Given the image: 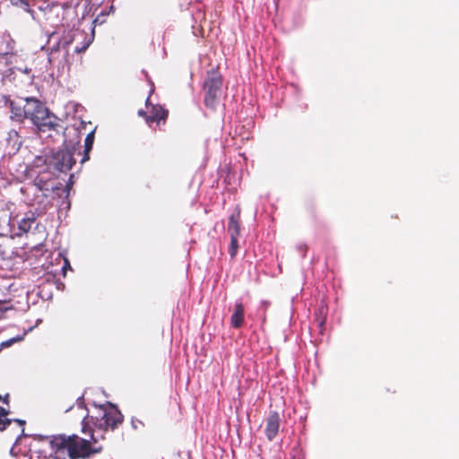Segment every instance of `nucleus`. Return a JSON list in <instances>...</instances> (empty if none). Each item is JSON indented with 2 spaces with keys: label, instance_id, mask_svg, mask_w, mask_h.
Instances as JSON below:
<instances>
[{
  "label": "nucleus",
  "instance_id": "1",
  "mask_svg": "<svg viewBox=\"0 0 459 459\" xmlns=\"http://www.w3.org/2000/svg\"><path fill=\"white\" fill-rule=\"evenodd\" d=\"M100 410L99 416L88 415L89 425H93L92 429H94L95 435L100 430L104 436V433L108 430L113 431L122 425L124 416L116 405L108 403L106 405H100Z\"/></svg>",
  "mask_w": 459,
  "mask_h": 459
},
{
  "label": "nucleus",
  "instance_id": "2",
  "mask_svg": "<svg viewBox=\"0 0 459 459\" xmlns=\"http://www.w3.org/2000/svg\"><path fill=\"white\" fill-rule=\"evenodd\" d=\"M45 105L36 98H22L10 101L11 118L22 122L28 118L33 122L34 116L41 115Z\"/></svg>",
  "mask_w": 459,
  "mask_h": 459
},
{
  "label": "nucleus",
  "instance_id": "3",
  "mask_svg": "<svg viewBox=\"0 0 459 459\" xmlns=\"http://www.w3.org/2000/svg\"><path fill=\"white\" fill-rule=\"evenodd\" d=\"M222 86V78L219 72L212 70L208 72L204 84L205 91L204 103L206 107L214 108L218 103Z\"/></svg>",
  "mask_w": 459,
  "mask_h": 459
},
{
  "label": "nucleus",
  "instance_id": "4",
  "mask_svg": "<svg viewBox=\"0 0 459 459\" xmlns=\"http://www.w3.org/2000/svg\"><path fill=\"white\" fill-rule=\"evenodd\" d=\"M32 186L35 188V191L40 193V195H36V199L41 197V200L37 202L39 204L42 203V208L45 210L49 204V197L53 192L57 189V186L55 184V179L48 174L39 172L34 178Z\"/></svg>",
  "mask_w": 459,
  "mask_h": 459
},
{
  "label": "nucleus",
  "instance_id": "5",
  "mask_svg": "<svg viewBox=\"0 0 459 459\" xmlns=\"http://www.w3.org/2000/svg\"><path fill=\"white\" fill-rule=\"evenodd\" d=\"M37 217L38 215L36 212L30 210L24 212L22 218L17 220L18 235L30 233L32 235H39V239L34 247L40 246L42 243V230H39V228L42 229V225L38 222Z\"/></svg>",
  "mask_w": 459,
  "mask_h": 459
},
{
  "label": "nucleus",
  "instance_id": "6",
  "mask_svg": "<svg viewBox=\"0 0 459 459\" xmlns=\"http://www.w3.org/2000/svg\"><path fill=\"white\" fill-rule=\"evenodd\" d=\"M146 110L139 109L137 114L144 118L146 124L151 126L152 123H156L159 126L160 124L165 125L169 117V110L160 105H154L150 101V97L145 100Z\"/></svg>",
  "mask_w": 459,
  "mask_h": 459
},
{
  "label": "nucleus",
  "instance_id": "7",
  "mask_svg": "<svg viewBox=\"0 0 459 459\" xmlns=\"http://www.w3.org/2000/svg\"><path fill=\"white\" fill-rule=\"evenodd\" d=\"M49 169L59 172H67L75 163L74 154L71 150L65 148L58 150L48 158L46 161Z\"/></svg>",
  "mask_w": 459,
  "mask_h": 459
},
{
  "label": "nucleus",
  "instance_id": "8",
  "mask_svg": "<svg viewBox=\"0 0 459 459\" xmlns=\"http://www.w3.org/2000/svg\"><path fill=\"white\" fill-rule=\"evenodd\" d=\"M32 124L39 133L58 131L60 127L59 118L46 106L43 108L41 115L34 116Z\"/></svg>",
  "mask_w": 459,
  "mask_h": 459
},
{
  "label": "nucleus",
  "instance_id": "9",
  "mask_svg": "<svg viewBox=\"0 0 459 459\" xmlns=\"http://www.w3.org/2000/svg\"><path fill=\"white\" fill-rule=\"evenodd\" d=\"M281 426V416L278 411H270L269 415L265 419L264 433L266 438L272 441L278 435L279 429Z\"/></svg>",
  "mask_w": 459,
  "mask_h": 459
},
{
  "label": "nucleus",
  "instance_id": "10",
  "mask_svg": "<svg viewBox=\"0 0 459 459\" xmlns=\"http://www.w3.org/2000/svg\"><path fill=\"white\" fill-rule=\"evenodd\" d=\"M241 229V209L238 205L235 211L229 218L228 232L230 237H238L240 235Z\"/></svg>",
  "mask_w": 459,
  "mask_h": 459
},
{
  "label": "nucleus",
  "instance_id": "11",
  "mask_svg": "<svg viewBox=\"0 0 459 459\" xmlns=\"http://www.w3.org/2000/svg\"><path fill=\"white\" fill-rule=\"evenodd\" d=\"M245 309L241 302H237L234 307L233 314L230 317V325L233 328L238 329L244 324Z\"/></svg>",
  "mask_w": 459,
  "mask_h": 459
},
{
  "label": "nucleus",
  "instance_id": "12",
  "mask_svg": "<svg viewBox=\"0 0 459 459\" xmlns=\"http://www.w3.org/2000/svg\"><path fill=\"white\" fill-rule=\"evenodd\" d=\"M94 142V131L89 133L84 140V153L81 160V163H84L85 161L90 160V152L92 149Z\"/></svg>",
  "mask_w": 459,
  "mask_h": 459
},
{
  "label": "nucleus",
  "instance_id": "13",
  "mask_svg": "<svg viewBox=\"0 0 459 459\" xmlns=\"http://www.w3.org/2000/svg\"><path fill=\"white\" fill-rule=\"evenodd\" d=\"M9 411L3 407H0V430L6 429L11 424L12 420L7 418Z\"/></svg>",
  "mask_w": 459,
  "mask_h": 459
},
{
  "label": "nucleus",
  "instance_id": "14",
  "mask_svg": "<svg viewBox=\"0 0 459 459\" xmlns=\"http://www.w3.org/2000/svg\"><path fill=\"white\" fill-rule=\"evenodd\" d=\"M238 237H234V236L230 237V244L229 253H230L231 258H234L238 253Z\"/></svg>",
  "mask_w": 459,
  "mask_h": 459
},
{
  "label": "nucleus",
  "instance_id": "15",
  "mask_svg": "<svg viewBox=\"0 0 459 459\" xmlns=\"http://www.w3.org/2000/svg\"><path fill=\"white\" fill-rule=\"evenodd\" d=\"M76 405H77L78 409H82V410L85 409L86 410V406H85L82 397H80L77 399Z\"/></svg>",
  "mask_w": 459,
  "mask_h": 459
},
{
  "label": "nucleus",
  "instance_id": "16",
  "mask_svg": "<svg viewBox=\"0 0 459 459\" xmlns=\"http://www.w3.org/2000/svg\"><path fill=\"white\" fill-rule=\"evenodd\" d=\"M34 163H35L36 167H40L42 165V158L41 157H37L35 159Z\"/></svg>",
  "mask_w": 459,
  "mask_h": 459
},
{
  "label": "nucleus",
  "instance_id": "17",
  "mask_svg": "<svg viewBox=\"0 0 459 459\" xmlns=\"http://www.w3.org/2000/svg\"><path fill=\"white\" fill-rule=\"evenodd\" d=\"M2 401L4 403L8 404L9 403V394H6L4 397H2Z\"/></svg>",
  "mask_w": 459,
  "mask_h": 459
},
{
  "label": "nucleus",
  "instance_id": "18",
  "mask_svg": "<svg viewBox=\"0 0 459 459\" xmlns=\"http://www.w3.org/2000/svg\"><path fill=\"white\" fill-rule=\"evenodd\" d=\"M15 421L21 426H23L25 424V421L22 420H16Z\"/></svg>",
  "mask_w": 459,
  "mask_h": 459
},
{
  "label": "nucleus",
  "instance_id": "19",
  "mask_svg": "<svg viewBox=\"0 0 459 459\" xmlns=\"http://www.w3.org/2000/svg\"><path fill=\"white\" fill-rule=\"evenodd\" d=\"M0 305H4V303L0 302ZM7 309H8V307H0V310H2V311H5Z\"/></svg>",
  "mask_w": 459,
  "mask_h": 459
},
{
  "label": "nucleus",
  "instance_id": "20",
  "mask_svg": "<svg viewBox=\"0 0 459 459\" xmlns=\"http://www.w3.org/2000/svg\"><path fill=\"white\" fill-rule=\"evenodd\" d=\"M73 407H74V406L72 405V406H70V407L66 408V409H65V411H68L72 410V409H73Z\"/></svg>",
  "mask_w": 459,
  "mask_h": 459
},
{
  "label": "nucleus",
  "instance_id": "21",
  "mask_svg": "<svg viewBox=\"0 0 459 459\" xmlns=\"http://www.w3.org/2000/svg\"><path fill=\"white\" fill-rule=\"evenodd\" d=\"M133 425H134V428H136V426H138V423H135V425H134V421L133 420Z\"/></svg>",
  "mask_w": 459,
  "mask_h": 459
},
{
  "label": "nucleus",
  "instance_id": "22",
  "mask_svg": "<svg viewBox=\"0 0 459 459\" xmlns=\"http://www.w3.org/2000/svg\"><path fill=\"white\" fill-rule=\"evenodd\" d=\"M133 425H134V428H136V426H138V423H135V425H134V421L133 420Z\"/></svg>",
  "mask_w": 459,
  "mask_h": 459
}]
</instances>
